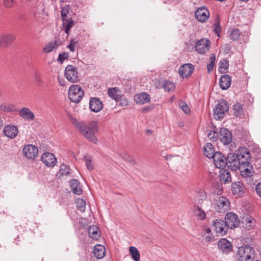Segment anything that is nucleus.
<instances>
[{
  "instance_id": "13d9d810",
  "label": "nucleus",
  "mask_w": 261,
  "mask_h": 261,
  "mask_svg": "<svg viewBox=\"0 0 261 261\" xmlns=\"http://www.w3.org/2000/svg\"><path fill=\"white\" fill-rule=\"evenodd\" d=\"M221 27L219 23H215L214 25V30L215 32L217 33L218 37L220 36V33L221 32Z\"/></svg>"
},
{
  "instance_id": "603ef678",
  "label": "nucleus",
  "mask_w": 261,
  "mask_h": 261,
  "mask_svg": "<svg viewBox=\"0 0 261 261\" xmlns=\"http://www.w3.org/2000/svg\"><path fill=\"white\" fill-rule=\"evenodd\" d=\"M179 106L186 114H187L190 112L189 108L184 101L181 100L179 102Z\"/></svg>"
},
{
  "instance_id": "f8f14e48",
  "label": "nucleus",
  "mask_w": 261,
  "mask_h": 261,
  "mask_svg": "<svg viewBox=\"0 0 261 261\" xmlns=\"http://www.w3.org/2000/svg\"><path fill=\"white\" fill-rule=\"evenodd\" d=\"M213 159L217 168L224 169L226 166H227L226 158L221 152H215V156Z\"/></svg>"
},
{
  "instance_id": "2eb2a0df",
  "label": "nucleus",
  "mask_w": 261,
  "mask_h": 261,
  "mask_svg": "<svg viewBox=\"0 0 261 261\" xmlns=\"http://www.w3.org/2000/svg\"><path fill=\"white\" fill-rule=\"evenodd\" d=\"M41 161L47 167H54L57 164V159L54 154L45 152L41 156Z\"/></svg>"
},
{
  "instance_id": "6ab92c4d",
  "label": "nucleus",
  "mask_w": 261,
  "mask_h": 261,
  "mask_svg": "<svg viewBox=\"0 0 261 261\" xmlns=\"http://www.w3.org/2000/svg\"><path fill=\"white\" fill-rule=\"evenodd\" d=\"M237 154L238 159H239L240 167L250 164L251 154L248 151L246 150L243 152L237 153Z\"/></svg>"
},
{
  "instance_id": "f03ea898",
  "label": "nucleus",
  "mask_w": 261,
  "mask_h": 261,
  "mask_svg": "<svg viewBox=\"0 0 261 261\" xmlns=\"http://www.w3.org/2000/svg\"><path fill=\"white\" fill-rule=\"evenodd\" d=\"M237 256L240 261H252L255 258V250L249 245L239 247Z\"/></svg>"
},
{
  "instance_id": "ea45409f",
  "label": "nucleus",
  "mask_w": 261,
  "mask_h": 261,
  "mask_svg": "<svg viewBox=\"0 0 261 261\" xmlns=\"http://www.w3.org/2000/svg\"><path fill=\"white\" fill-rule=\"evenodd\" d=\"M194 211L199 219L201 220H204L205 218V213L200 208V206H194Z\"/></svg>"
},
{
  "instance_id": "bf43d9fd",
  "label": "nucleus",
  "mask_w": 261,
  "mask_h": 261,
  "mask_svg": "<svg viewBox=\"0 0 261 261\" xmlns=\"http://www.w3.org/2000/svg\"><path fill=\"white\" fill-rule=\"evenodd\" d=\"M85 160L86 161V165L87 169L89 170H93V167L92 164L91 160L88 158H86Z\"/></svg>"
},
{
  "instance_id": "7c9ffc66",
  "label": "nucleus",
  "mask_w": 261,
  "mask_h": 261,
  "mask_svg": "<svg viewBox=\"0 0 261 261\" xmlns=\"http://www.w3.org/2000/svg\"><path fill=\"white\" fill-rule=\"evenodd\" d=\"M106 249L105 247L101 245H96L94 247L93 253L95 256L98 258H102L105 255Z\"/></svg>"
},
{
  "instance_id": "37998d69",
  "label": "nucleus",
  "mask_w": 261,
  "mask_h": 261,
  "mask_svg": "<svg viewBox=\"0 0 261 261\" xmlns=\"http://www.w3.org/2000/svg\"><path fill=\"white\" fill-rule=\"evenodd\" d=\"M215 59V55L213 54H211L209 59L210 63L207 64V71L209 73L213 70Z\"/></svg>"
},
{
  "instance_id": "680f3d73",
  "label": "nucleus",
  "mask_w": 261,
  "mask_h": 261,
  "mask_svg": "<svg viewBox=\"0 0 261 261\" xmlns=\"http://www.w3.org/2000/svg\"><path fill=\"white\" fill-rule=\"evenodd\" d=\"M73 192L74 194H77V195H80L82 193V189L80 185L75 188L73 191Z\"/></svg>"
},
{
  "instance_id": "412c9836",
  "label": "nucleus",
  "mask_w": 261,
  "mask_h": 261,
  "mask_svg": "<svg viewBox=\"0 0 261 261\" xmlns=\"http://www.w3.org/2000/svg\"><path fill=\"white\" fill-rule=\"evenodd\" d=\"M157 88H164L166 91L169 92L174 89L175 85L171 82L161 79L156 84Z\"/></svg>"
},
{
  "instance_id": "58836bf2",
  "label": "nucleus",
  "mask_w": 261,
  "mask_h": 261,
  "mask_svg": "<svg viewBox=\"0 0 261 261\" xmlns=\"http://www.w3.org/2000/svg\"><path fill=\"white\" fill-rule=\"evenodd\" d=\"M129 252L132 255V258L135 261H139L140 259V253L137 248L132 246L129 247Z\"/></svg>"
},
{
  "instance_id": "79ce46f5",
  "label": "nucleus",
  "mask_w": 261,
  "mask_h": 261,
  "mask_svg": "<svg viewBox=\"0 0 261 261\" xmlns=\"http://www.w3.org/2000/svg\"><path fill=\"white\" fill-rule=\"evenodd\" d=\"M222 191V187L221 184L218 183H214L212 188V192L215 195L219 196L221 194Z\"/></svg>"
},
{
  "instance_id": "774afa93",
  "label": "nucleus",
  "mask_w": 261,
  "mask_h": 261,
  "mask_svg": "<svg viewBox=\"0 0 261 261\" xmlns=\"http://www.w3.org/2000/svg\"><path fill=\"white\" fill-rule=\"evenodd\" d=\"M150 110V108L149 107H145L143 109V111L146 112H148Z\"/></svg>"
},
{
  "instance_id": "de8ad7c7",
  "label": "nucleus",
  "mask_w": 261,
  "mask_h": 261,
  "mask_svg": "<svg viewBox=\"0 0 261 261\" xmlns=\"http://www.w3.org/2000/svg\"><path fill=\"white\" fill-rule=\"evenodd\" d=\"M219 133H218L215 129L210 130L207 134V137H208V138L213 141H216L217 138L219 137Z\"/></svg>"
},
{
  "instance_id": "1a4fd4ad",
  "label": "nucleus",
  "mask_w": 261,
  "mask_h": 261,
  "mask_svg": "<svg viewBox=\"0 0 261 261\" xmlns=\"http://www.w3.org/2000/svg\"><path fill=\"white\" fill-rule=\"evenodd\" d=\"M224 221L226 224L228 229H233L237 227L240 223L238 216L233 213H227L225 216Z\"/></svg>"
},
{
  "instance_id": "39448f33",
  "label": "nucleus",
  "mask_w": 261,
  "mask_h": 261,
  "mask_svg": "<svg viewBox=\"0 0 261 261\" xmlns=\"http://www.w3.org/2000/svg\"><path fill=\"white\" fill-rule=\"evenodd\" d=\"M84 95V92L81 86L76 85H72L68 90V97L72 102H79Z\"/></svg>"
},
{
  "instance_id": "c85d7f7f",
  "label": "nucleus",
  "mask_w": 261,
  "mask_h": 261,
  "mask_svg": "<svg viewBox=\"0 0 261 261\" xmlns=\"http://www.w3.org/2000/svg\"><path fill=\"white\" fill-rule=\"evenodd\" d=\"M135 100L137 103H146L150 100V95L145 92L141 93L135 96Z\"/></svg>"
},
{
  "instance_id": "7ed1b4c3",
  "label": "nucleus",
  "mask_w": 261,
  "mask_h": 261,
  "mask_svg": "<svg viewBox=\"0 0 261 261\" xmlns=\"http://www.w3.org/2000/svg\"><path fill=\"white\" fill-rule=\"evenodd\" d=\"M213 205L216 211L224 213L229 209L230 202L226 197L217 196L214 199Z\"/></svg>"
},
{
  "instance_id": "0eeeda50",
  "label": "nucleus",
  "mask_w": 261,
  "mask_h": 261,
  "mask_svg": "<svg viewBox=\"0 0 261 261\" xmlns=\"http://www.w3.org/2000/svg\"><path fill=\"white\" fill-rule=\"evenodd\" d=\"M213 229L217 234L221 236L225 235L228 230L226 224L221 219H216L213 221Z\"/></svg>"
},
{
  "instance_id": "aec40b11",
  "label": "nucleus",
  "mask_w": 261,
  "mask_h": 261,
  "mask_svg": "<svg viewBox=\"0 0 261 261\" xmlns=\"http://www.w3.org/2000/svg\"><path fill=\"white\" fill-rule=\"evenodd\" d=\"M4 135L10 138L13 139L17 136L18 134V130L16 126L14 125H7L3 129Z\"/></svg>"
},
{
  "instance_id": "6e6d98bb",
  "label": "nucleus",
  "mask_w": 261,
  "mask_h": 261,
  "mask_svg": "<svg viewBox=\"0 0 261 261\" xmlns=\"http://www.w3.org/2000/svg\"><path fill=\"white\" fill-rule=\"evenodd\" d=\"M79 185H80V182L77 179H73L70 181V187L72 191L77 187Z\"/></svg>"
},
{
  "instance_id": "4c0bfd02",
  "label": "nucleus",
  "mask_w": 261,
  "mask_h": 261,
  "mask_svg": "<svg viewBox=\"0 0 261 261\" xmlns=\"http://www.w3.org/2000/svg\"><path fill=\"white\" fill-rule=\"evenodd\" d=\"M116 88H110L108 89V94L112 99H115L116 101H119L121 98V96L117 93Z\"/></svg>"
},
{
  "instance_id": "a18cd8bd",
  "label": "nucleus",
  "mask_w": 261,
  "mask_h": 261,
  "mask_svg": "<svg viewBox=\"0 0 261 261\" xmlns=\"http://www.w3.org/2000/svg\"><path fill=\"white\" fill-rule=\"evenodd\" d=\"M204 240L206 242H211L214 240V236L212 234L210 228H207L205 229Z\"/></svg>"
},
{
  "instance_id": "3c124183",
  "label": "nucleus",
  "mask_w": 261,
  "mask_h": 261,
  "mask_svg": "<svg viewBox=\"0 0 261 261\" xmlns=\"http://www.w3.org/2000/svg\"><path fill=\"white\" fill-rule=\"evenodd\" d=\"M69 6H64L62 8L61 12V16L62 20L68 19V18H67V14L69 12Z\"/></svg>"
},
{
  "instance_id": "72a5a7b5",
  "label": "nucleus",
  "mask_w": 261,
  "mask_h": 261,
  "mask_svg": "<svg viewBox=\"0 0 261 261\" xmlns=\"http://www.w3.org/2000/svg\"><path fill=\"white\" fill-rule=\"evenodd\" d=\"M206 199L205 193L203 191L197 193L195 199V206H200Z\"/></svg>"
},
{
  "instance_id": "cd10ccee",
  "label": "nucleus",
  "mask_w": 261,
  "mask_h": 261,
  "mask_svg": "<svg viewBox=\"0 0 261 261\" xmlns=\"http://www.w3.org/2000/svg\"><path fill=\"white\" fill-rule=\"evenodd\" d=\"M19 116L23 119L32 120L34 118V113L28 108H23L19 112Z\"/></svg>"
},
{
  "instance_id": "a19ab883",
  "label": "nucleus",
  "mask_w": 261,
  "mask_h": 261,
  "mask_svg": "<svg viewBox=\"0 0 261 261\" xmlns=\"http://www.w3.org/2000/svg\"><path fill=\"white\" fill-rule=\"evenodd\" d=\"M0 110L5 112H14L16 111L15 107L13 105L6 103H3L0 105Z\"/></svg>"
},
{
  "instance_id": "a211bd4d",
  "label": "nucleus",
  "mask_w": 261,
  "mask_h": 261,
  "mask_svg": "<svg viewBox=\"0 0 261 261\" xmlns=\"http://www.w3.org/2000/svg\"><path fill=\"white\" fill-rule=\"evenodd\" d=\"M209 16V11L204 7L199 8L195 12L196 19L200 22H205Z\"/></svg>"
},
{
  "instance_id": "052dcab7",
  "label": "nucleus",
  "mask_w": 261,
  "mask_h": 261,
  "mask_svg": "<svg viewBox=\"0 0 261 261\" xmlns=\"http://www.w3.org/2000/svg\"><path fill=\"white\" fill-rule=\"evenodd\" d=\"M76 43H77V42L75 41L74 39H73L70 41V43L67 46V47L70 49L71 51H74V46Z\"/></svg>"
},
{
  "instance_id": "09e8293b",
  "label": "nucleus",
  "mask_w": 261,
  "mask_h": 261,
  "mask_svg": "<svg viewBox=\"0 0 261 261\" xmlns=\"http://www.w3.org/2000/svg\"><path fill=\"white\" fill-rule=\"evenodd\" d=\"M70 167L69 166L62 164L61 166L60 173L62 175H67L69 174Z\"/></svg>"
},
{
  "instance_id": "20e7f679",
  "label": "nucleus",
  "mask_w": 261,
  "mask_h": 261,
  "mask_svg": "<svg viewBox=\"0 0 261 261\" xmlns=\"http://www.w3.org/2000/svg\"><path fill=\"white\" fill-rule=\"evenodd\" d=\"M229 110V106L227 102L223 99L219 100L214 109V118L216 120L222 119Z\"/></svg>"
},
{
  "instance_id": "69168bd1",
  "label": "nucleus",
  "mask_w": 261,
  "mask_h": 261,
  "mask_svg": "<svg viewBox=\"0 0 261 261\" xmlns=\"http://www.w3.org/2000/svg\"><path fill=\"white\" fill-rule=\"evenodd\" d=\"M18 18L21 20V21H23L24 20H25L26 19V16L25 15V14H22V13H20L19 14V15L18 16Z\"/></svg>"
},
{
  "instance_id": "338daca9",
  "label": "nucleus",
  "mask_w": 261,
  "mask_h": 261,
  "mask_svg": "<svg viewBox=\"0 0 261 261\" xmlns=\"http://www.w3.org/2000/svg\"><path fill=\"white\" fill-rule=\"evenodd\" d=\"M231 49V47L229 44H226L225 46L224 51L226 53H228Z\"/></svg>"
},
{
  "instance_id": "423d86ee",
  "label": "nucleus",
  "mask_w": 261,
  "mask_h": 261,
  "mask_svg": "<svg viewBox=\"0 0 261 261\" xmlns=\"http://www.w3.org/2000/svg\"><path fill=\"white\" fill-rule=\"evenodd\" d=\"M65 76L71 83H76L79 81L76 68L72 65H68L65 70Z\"/></svg>"
},
{
  "instance_id": "f257e3e1",
  "label": "nucleus",
  "mask_w": 261,
  "mask_h": 261,
  "mask_svg": "<svg viewBox=\"0 0 261 261\" xmlns=\"http://www.w3.org/2000/svg\"><path fill=\"white\" fill-rule=\"evenodd\" d=\"M81 133L90 142L96 143L97 139L95 134L98 131V125L96 121H93L88 125L84 124L79 130Z\"/></svg>"
},
{
  "instance_id": "f3484780",
  "label": "nucleus",
  "mask_w": 261,
  "mask_h": 261,
  "mask_svg": "<svg viewBox=\"0 0 261 261\" xmlns=\"http://www.w3.org/2000/svg\"><path fill=\"white\" fill-rule=\"evenodd\" d=\"M89 108L93 112H99L103 108L102 102L98 97H91L89 100Z\"/></svg>"
},
{
  "instance_id": "473e14b6",
  "label": "nucleus",
  "mask_w": 261,
  "mask_h": 261,
  "mask_svg": "<svg viewBox=\"0 0 261 261\" xmlns=\"http://www.w3.org/2000/svg\"><path fill=\"white\" fill-rule=\"evenodd\" d=\"M204 154L208 158H213L215 156L214 150L213 145L211 143H207L204 147Z\"/></svg>"
},
{
  "instance_id": "49530a36",
  "label": "nucleus",
  "mask_w": 261,
  "mask_h": 261,
  "mask_svg": "<svg viewBox=\"0 0 261 261\" xmlns=\"http://www.w3.org/2000/svg\"><path fill=\"white\" fill-rule=\"evenodd\" d=\"M34 80L38 86H40L43 83L41 78V74L38 71H35L33 75Z\"/></svg>"
},
{
  "instance_id": "0e129e2a",
  "label": "nucleus",
  "mask_w": 261,
  "mask_h": 261,
  "mask_svg": "<svg viewBox=\"0 0 261 261\" xmlns=\"http://www.w3.org/2000/svg\"><path fill=\"white\" fill-rule=\"evenodd\" d=\"M257 194L261 197V183L258 184L255 188Z\"/></svg>"
},
{
  "instance_id": "5701e85b",
  "label": "nucleus",
  "mask_w": 261,
  "mask_h": 261,
  "mask_svg": "<svg viewBox=\"0 0 261 261\" xmlns=\"http://www.w3.org/2000/svg\"><path fill=\"white\" fill-rule=\"evenodd\" d=\"M16 37L12 34H8L0 36V46H7L13 42Z\"/></svg>"
},
{
  "instance_id": "dca6fc26",
  "label": "nucleus",
  "mask_w": 261,
  "mask_h": 261,
  "mask_svg": "<svg viewBox=\"0 0 261 261\" xmlns=\"http://www.w3.org/2000/svg\"><path fill=\"white\" fill-rule=\"evenodd\" d=\"M194 70V66L190 63H187L180 66L178 69L179 74L182 77H187L191 76Z\"/></svg>"
},
{
  "instance_id": "4d7b16f0",
  "label": "nucleus",
  "mask_w": 261,
  "mask_h": 261,
  "mask_svg": "<svg viewBox=\"0 0 261 261\" xmlns=\"http://www.w3.org/2000/svg\"><path fill=\"white\" fill-rule=\"evenodd\" d=\"M70 120H71V122L73 124H74L75 125V126L79 130L80 129V127L83 126V125L85 124V123H81V122H78L77 119L76 118H71Z\"/></svg>"
},
{
  "instance_id": "4468645a",
  "label": "nucleus",
  "mask_w": 261,
  "mask_h": 261,
  "mask_svg": "<svg viewBox=\"0 0 261 261\" xmlns=\"http://www.w3.org/2000/svg\"><path fill=\"white\" fill-rule=\"evenodd\" d=\"M210 44L211 42L209 40L202 39L197 42L195 49L199 54H204L208 50Z\"/></svg>"
},
{
  "instance_id": "e433bc0d",
  "label": "nucleus",
  "mask_w": 261,
  "mask_h": 261,
  "mask_svg": "<svg viewBox=\"0 0 261 261\" xmlns=\"http://www.w3.org/2000/svg\"><path fill=\"white\" fill-rule=\"evenodd\" d=\"M233 113L236 117H240L243 114V106L240 103H236L233 106Z\"/></svg>"
},
{
  "instance_id": "c9c22d12",
  "label": "nucleus",
  "mask_w": 261,
  "mask_h": 261,
  "mask_svg": "<svg viewBox=\"0 0 261 261\" xmlns=\"http://www.w3.org/2000/svg\"><path fill=\"white\" fill-rule=\"evenodd\" d=\"M229 67V61L227 59H224L220 62V72L221 73H226Z\"/></svg>"
},
{
  "instance_id": "b1692460",
  "label": "nucleus",
  "mask_w": 261,
  "mask_h": 261,
  "mask_svg": "<svg viewBox=\"0 0 261 261\" xmlns=\"http://www.w3.org/2000/svg\"><path fill=\"white\" fill-rule=\"evenodd\" d=\"M219 177L220 181L224 184L231 181V174L229 171L225 169H222L220 170Z\"/></svg>"
},
{
  "instance_id": "6e6552de",
  "label": "nucleus",
  "mask_w": 261,
  "mask_h": 261,
  "mask_svg": "<svg viewBox=\"0 0 261 261\" xmlns=\"http://www.w3.org/2000/svg\"><path fill=\"white\" fill-rule=\"evenodd\" d=\"M237 154L234 153H230L226 157L227 160V167L229 169L232 171H236L239 169L240 168V164L239 161Z\"/></svg>"
},
{
  "instance_id": "9b49d317",
  "label": "nucleus",
  "mask_w": 261,
  "mask_h": 261,
  "mask_svg": "<svg viewBox=\"0 0 261 261\" xmlns=\"http://www.w3.org/2000/svg\"><path fill=\"white\" fill-rule=\"evenodd\" d=\"M23 152L27 158L29 159H34L37 156L38 150L35 145L28 144L23 147Z\"/></svg>"
},
{
  "instance_id": "864d4df0",
  "label": "nucleus",
  "mask_w": 261,
  "mask_h": 261,
  "mask_svg": "<svg viewBox=\"0 0 261 261\" xmlns=\"http://www.w3.org/2000/svg\"><path fill=\"white\" fill-rule=\"evenodd\" d=\"M77 207L80 211H84L86 206L85 201L82 199H79L76 201Z\"/></svg>"
},
{
  "instance_id": "393cba45",
  "label": "nucleus",
  "mask_w": 261,
  "mask_h": 261,
  "mask_svg": "<svg viewBox=\"0 0 261 261\" xmlns=\"http://www.w3.org/2000/svg\"><path fill=\"white\" fill-rule=\"evenodd\" d=\"M231 191L234 195H242L244 192V186L241 181H235L231 185Z\"/></svg>"
},
{
  "instance_id": "ddd939ff",
  "label": "nucleus",
  "mask_w": 261,
  "mask_h": 261,
  "mask_svg": "<svg viewBox=\"0 0 261 261\" xmlns=\"http://www.w3.org/2000/svg\"><path fill=\"white\" fill-rule=\"evenodd\" d=\"M219 134V139L224 145H228L231 142L232 134L227 128H221Z\"/></svg>"
},
{
  "instance_id": "bb28decb",
  "label": "nucleus",
  "mask_w": 261,
  "mask_h": 261,
  "mask_svg": "<svg viewBox=\"0 0 261 261\" xmlns=\"http://www.w3.org/2000/svg\"><path fill=\"white\" fill-rule=\"evenodd\" d=\"M239 170L240 171L241 175L243 177H251L253 175V169L251 164L242 166Z\"/></svg>"
},
{
  "instance_id": "e2e57ef3",
  "label": "nucleus",
  "mask_w": 261,
  "mask_h": 261,
  "mask_svg": "<svg viewBox=\"0 0 261 261\" xmlns=\"http://www.w3.org/2000/svg\"><path fill=\"white\" fill-rule=\"evenodd\" d=\"M120 102L119 105L123 107V106H127V101L125 98H122L121 97V98L119 99Z\"/></svg>"
},
{
  "instance_id": "9d476101",
  "label": "nucleus",
  "mask_w": 261,
  "mask_h": 261,
  "mask_svg": "<svg viewBox=\"0 0 261 261\" xmlns=\"http://www.w3.org/2000/svg\"><path fill=\"white\" fill-rule=\"evenodd\" d=\"M61 34V32H60L58 35V37L56 38L54 41L48 42L43 48V51L45 53L48 54L50 53L54 50V48H57L59 45L61 44V43L65 41V39L64 38H63L62 39L60 38Z\"/></svg>"
},
{
  "instance_id": "2f4dec72",
  "label": "nucleus",
  "mask_w": 261,
  "mask_h": 261,
  "mask_svg": "<svg viewBox=\"0 0 261 261\" xmlns=\"http://www.w3.org/2000/svg\"><path fill=\"white\" fill-rule=\"evenodd\" d=\"M88 234L92 239L98 240L100 237L99 228L95 225L90 226L88 229Z\"/></svg>"
},
{
  "instance_id": "f704fd0d",
  "label": "nucleus",
  "mask_w": 261,
  "mask_h": 261,
  "mask_svg": "<svg viewBox=\"0 0 261 261\" xmlns=\"http://www.w3.org/2000/svg\"><path fill=\"white\" fill-rule=\"evenodd\" d=\"M229 36L231 39L234 41H237L239 40L241 32L237 28H234L231 30L230 31Z\"/></svg>"
},
{
  "instance_id": "c03bdc74",
  "label": "nucleus",
  "mask_w": 261,
  "mask_h": 261,
  "mask_svg": "<svg viewBox=\"0 0 261 261\" xmlns=\"http://www.w3.org/2000/svg\"><path fill=\"white\" fill-rule=\"evenodd\" d=\"M17 3V0H3V6L7 9L13 8Z\"/></svg>"
},
{
  "instance_id": "c756f323",
  "label": "nucleus",
  "mask_w": 261,
  "mask_h": 261,
  "mask_svg": "<svg viewBox=\"0 0 261 261\" xmlns=\"http://www.w3.org/2000/svg\"><path fill=\"white\" fill-rule=\"evenodd\" d=\"M62 27L64 28V32L66 35V38H67L68 37L70 29L74 24V21L71 18H68V19L62 20Z\"/></svg>"
},
{
  "instance_id": "4be33fe9",
  "label": "nucleus",
  "mask_w": 261,
  "mask_h": 261,
  "mask_svg": "<svg viewBox=\"0 0 261 261\" xmlns=\"http://www.w3.org/2000/svg\"><path fill=\"white\" fill-rule=\"evenodd\" d=\"M218 246L221 250L226 253L230 252L232 248V244L225 239H221L219 241Z\"/></svg>"
},
{
  "instance_id": "8fccbe9b",
  "label": "nucleus",
  "mask_w": 261,
  "mask_h": 261,
  "mask_svg": "<svg viewBox=\"0 0 261 261\" xmlns=\"http://www.w3.org/2000/svg\"><path fill=\"white\" fill-rule=\"evenodd\" d=\"M69 54L67 52H63L59 54V57L57 59V61L60 63H63L64 61L68 59Z\"/></svg>"
},
{
  "instance_id": "5fc2aeb1",
  "label": "nucleus",
  "mask_w": 261,
  "mask_h": 261,
  "mask_svg": "<svg viewBox=\"0 0 261 261\" xmlns=\"http://www.w3.org/2000/svg\"><path fill=\"white\" fill-rule=\"evenodd\" d=\"M120 156L125 161H127L130 163H134L135 161L134 159L129 154L124 153L120 155Z\"/></svg>"
},
{
  "instance_id": "a878e982",
  "label": "nucleus",
  "mask_w": 261,
  "mask_h": 261,
  "mask_svg": "<svg viewBox=\"0 0 261 261\" xmlns=\"http://www.w3.org/2000/svg\"><path fill=\"white\" fill-rule=\"evenodd\" d=\"M231 77L228 74H224L221 76L219 85L220 88L223 90H227L229 88L231 85Z\"/></svg>"
}]
</instances>
